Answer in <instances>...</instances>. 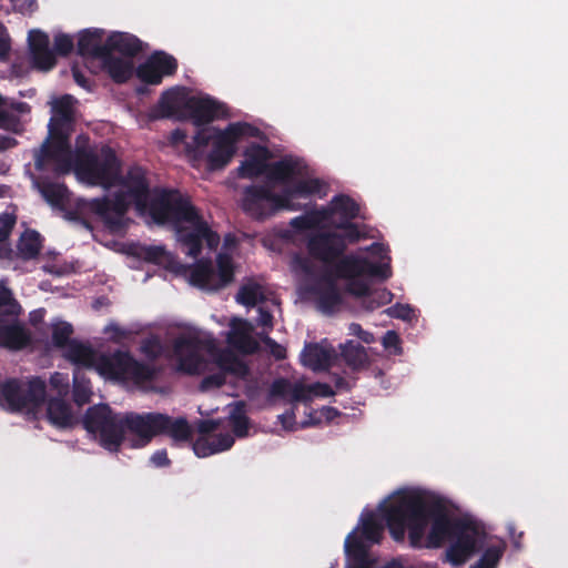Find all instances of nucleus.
Instances as JSON below:
<instances>
[{
	"mask_svg": "<svg viewBox=\"0 0 568 568\" xmlns=\"http://www.w3.org/2000/svg\"><path fill=\"white\" fill-rule=\"evenodd\" d=\"M392 538L403 541L408 529L413 547H419L430 521L428 547L438 548L446 540V560L454 567L463 566L484 546L487 534L478 520L469 517H450L444 498L425 490H403L392 503L379 507Z\"/></svg>",
	"mask_w": 568,
	"mask_h": 568,
	"instance_id": "1",
	"label": "nucleus"
},
{
	"mask_svg": "<svg viewBox=\"0 0 568 568\" xmlns=\"http://www.w3.org/2000/svg\"><path fill=\"white\" fill-rule=\"evenodd\" d=\"M306 248L311 257L326 265H333L335 276L347 280L345 292L369 302L373 311L390 302L392 293L386 288L373 293L363 277H375L386 281L392 276L389 257L387 263H373L368 258L355 254L344 255L346 243L342 242L338 232L323 231L308 236Z\"/></svg>",
	"mask_w": 568,
	"mask_h": 568,
	"instance_id": "2",
	"label": "nucleus"
},
{
	"mask_svg": "<svg viewBox=\"0 0 568 568\" xmlns=\"http://www.w3.org/2000/svg\"><path fill=\"white\" fill-rule=\"evenodd\" d=\"M115 185L121 189L114 192L112 197H95L89 202L90 211L100 216L112 230L122 226V220L131 205L144 213L148 200L154 192L151 189L149 171L138 164L129 166L124 174L119 173Z\"/></svg>",
	"mask_w": 568,
	"mask_h": 568,
	"instance_id": "3",
	"label": "nucleus"
},
{
	"mask_svg": "<svg viewBox=\"0 0 568 568\" xmlns=\"http://www.w3.org/2000/svg\"><path fill=\"white\" fill-rule=\"evenodd\" d=\"M74 98L64 94L52 101L49 134L36 153L34 165L39 171L52 169L59 174L68 173L72 168L70 133L74 121Z\"/></svg>",
	"mask_w": 568,
	"mask_h": 568,
	"instance_id": "4",
	"label": "nucleus"
},
{
	"mask_svg": "<svg viewBox=\"0 0 568 568\" xmlns=\"http://www.w3.org/2000/svg\"><path fill=\"white\" fill-rule=\"evenodd\" d=\"M124 432L138 437L134 447L148 445L155 436L166 435L175 442H187L192 428L185 417L172 418L162 413H126L123 415Z\"/></svg>",
	"mask_w": 568,
	"mask_h": 568,
	"instance_id": "5",
	"label": "nucleus"
},
{
	"mask_svg": "<svg viewBox=\"0 0 568 568\" xmlns=\"http://www.w3.org/2000/svg\"><path fill=\"white\" fill-rule=\"evenodd\" d=\"M160 106L165 115L174 114L176 109L182 106L196 126H203L214 120L229 116L226 105L214 98L210 95H191L182 101L179 92L175 90H169L162 94Z\"/></svg>",
	"mask_w": 568,
	"mask_h": 568,
	"instance_id": "6",
	"label": "nucleus"
},
{
	"mask_svg": "<svg viewBox=\"0 0 568 568\" xmlns=\"http://www.w3.org/2000/svg\"><path fill=\"white\" fill-rule=\"evenodd\" d=\"M83 424L85 429L99 438L100 445L118 452L124 440L123 416L113 413L106 404L89 407Z\"/></svg>",
	"mask_w": 568,
	"mask_h": 568,
	"instance_id": "7",
	"label": "nucleus"
},
{
	"mask_svg": "<svg viewBox=\"0 0 568 568\" xmlns=\"http://www.w3.org/2000/svg\"><path fill=\"white\" fill-rule=\"evenodd\" d=\"M83 424L85 429L99 438L100 445L118 452L124 440L123 416L113 413L106 404L89 407Z\"/></svg>",
	"mask_w": 568,
	"mask_h": 568,
	"instance_id": "8",
	"label": "nucleus"
},
{
	"mask_svg": "<svg viewBox=\"0 0 568 568\" xmlns=\"http://www.w3.org/2000/svg\"><path fill=\"white\" fill-rule=\"evenodd\" d=\"M45 389V383L40 377L27 382L7 378L0 383V405L11 413L36 409L44 403Z\"/></svg>",
	"mask_w": 568,
	"mask_h": 568,
	"instance_id": "9",
	"label": "nucleus"
},
{
	"mask_svg": "<svg viewBox=\"0 0 568 568\" xmlns=\"http://www.w3.org/2000/svg\"><path fill=\"white\" fill-rule=\"evenodd\" d=\"M97 372L109 379L135 383L149 382L154 377V369L150 365L136 361L130 352L121 349L99 355Z\"/></svg>",
	"mask_w": 568,
	"mask_h": 568,
	"instance_id": "10",
	"label": "nucleus"
},
{
	"mask_svg": "<svg viewBox=\"0 0 568 568\" xmlns=\"http://www.w3.org/2000/svg\"><path fill=\"white\" fill-rule=\"evenodd\" d=\"M77 170L91 182L103 186L115 185L120 162L113 149L103 146L100 153L87 149L75 151Z\"/></svg>",
	"mask_w": 568,
	"mask_h": 568,
	"instance_id": "11",
	"label": "nucleus"
},
{
	"mask_svg": "<svg viewBox=\"0 0 568 568\" xmlns=\"http://www.w3.org/2000/svg\"><path fill=\"white\" fill-rule=\"evenodd\" d=\"M241 207L256 221H264L277 212L295 211L297 206L287 196L276 194L267 184H252L243 190Z\"/></svg>",
	"mask_w": 568,
	"mask_h": 568,
	"instance_id": "12",
	"label": "nucleus"
},
{
	"mask_svg": "<svg viewBox=\"0 0 568 568\" xmlns=\"http://www.w3.org/2000/svg\"><path fill=\"white\" fill-rule=\"evenodd\" d=\"M195 206L178 191L154 189L146 211L158 224L172 223L175 227L184 220L195 217Z\"/></svg>",
	"mask_w": 568,
	"mask_h": 568,
	"instance_id": "13",
	"label": "nucleus"
},
{
	"mask_svg": "<svg viewBox=\"0 0 568 568\" xmlns=\"http://www.w3.org/2000/svg\"><path fill=\"white\" fill-rule=\"evenodd\" d=\"M189 225L180 223L176 227V237L181 245L185 248L186 255L196 258L203 247V242L210 250H216L220 244V235L214 232L195 209V217L184 220Z\"/></svg>",
	"mask_w": 568,
	"mask_h": 568,
	"instance_id": "14",
	"label": "nucleus"
},
{
	"mask_svg": "<svg viewBox=\"0 0 568 568\" xmlns=\"http://www.w3.org/2000/svg\"><path fill=\"white\" fill-rule=\"evenodd\" d=\"M248 125L246 123H230L224 130L213 129L215 138L212 150L205 153L206 168L209 171L224 169L236 152V142L245 134Z\"/></svg>",
	"mask_w": 568,
	"mask_h": 568,
	"instance_id": "15",
	"label": "nucleus"
},
{
	"mask_svg": "<svg viewBox=\"0 0 568 568\" xmlns=\"http://www.w3.org/2000/svg\"><path fill=\"white\" fill-rule=\"evenodd\" d=\"M206 343L196 335H180L173 342V354L178 359L179 371L200 374L204 359L201 355Z\"/></svg>",
	"mask_w": 568,
	"mask_h": 568,
	"instance_id": "16",
	"label": "nucleus"
},
{
	"mask_svg": "<svg viewBox=\"0 0 568 568\" xmlns=\"http://www.w3.org/2000/svg\"><path fill=\"white\" fill-rule=\"evenodd\" d=\"M334 271L323 274L310 287V292L316 297L322 312L331 314L342 303L343 296L336 283Z\"/></svg>",
	"mask_w": 568,
	"mask_h": 568,
	"instance_id": "17",
	"label": "nucleus"
},
{
	"mask_svg": "<svg viewBox=\"0 0 568 568\" xmlns=\"http://www.w3.org/2000/svg\"><path fill=\"white\" fill-rule=\"evenodd\" d=\"M30 344V332L18 321V316L0 313V347L9 351H21Z\"/></svg>",
	"mask_w": 568,
	"mask_h": 568,
	"instance_id": "18",
	"label": "nucleus"
},
{
	"mask_svg": "<svg viewBox=\"0 0 568 568\" xmlns=\"http://www.w3.org/2000/svg\"><path fill=\"white\" fill-rule=\"evenodd\" d=\"M28 43L34 68L49 71L55 65V55L50 49L49 36L45 32L31 30L28 36Z\"/></svg>",
	"mask_w": 568,
	"mask_h": 568,
	"instance_id": "19",
	"label": "nucleus"
},
{
	"mask_svg": "<svg viewBox=\"0 0 568 568\" xmlns=\"http://www.w3.org/2000/svg\"><path fill=\"white\" fill-rule=\"evenodd\" d=\"M104 31L101 29H87L79 33L77 52L82 58L101 60L108 55V40L102 43Z\"/></svg>",
	"mask_w": 568,
	"mask_h": 568,
	"instance_id": "20",
	"label": "nucleus"
},
{
	"mask_svg": "<svg viewBox=\"0 0 568 568\" xmlns=\"http://www.w3.org/2000/svg\"><path fill=\"white\" fill-rule=\"evenodd\" d=\"M253 325L246 320H234L231 325V332L227 342L231 346L244 354L257 352L258 344L252 337Z\"/></svg>",
	"mask_w": 568,
	"mask_h": 568,
	"instance_id": "21",
	"label": "nucleus"
},
{
	"mask_svg": "<svg viewBox=\"0 0 568 568\" xmlns=\"http://www.w3.org/2000/svg\"><path fill=\"white\" fill-rule=\"evenodd\" d=\"M303 174L302 162L293 158H284L267 165V179L276 183L291 185L295 176Z\"/></svg>",
	"mask_w": 568,
	"mask_h": 568,
	"instance_id": "22",
	"label": "nucleus"
},
{
	"mask_svg": "<svg viewBox=\"0 0 568 568\" xmlns=\"http://www.w3.org/2000/svg\"><path fill=\"white\" fill-rule=\"evenodd\" d=\"M109 53L116 51L124 57L134 58L143 50V42L128 32H112L108 37Z\"/></svg>",
	"mask_w": 568,
	"mask_h": 568,
	"instance_id": "23",
	"label": "nucleus"
},
{
	"mask_svg": "<svg viewBox=\"0 0 568 568\" xmlns=\"http://www.w3.org/2000/svg\"><path fill=\"white\" fill-rule=\"evenodd\" d=\"M64 357L79 367L83 368H95L98 356L94 349L79 341H71L69 346L65 348Z\"/></svg>",
	"mask_w": 568,
	"mask_h": 568,
	"instance_id": "24",
	"label": "nucleus"
},
{
	"mask_svg": "<svg viewBox=\"0 0 568 568\" xmlns=\"http://www.w3.org/2000/svg\"><path fill=\"white\" fill-rule=\"evenodd\" d=\"M301 361L312 371H326L332 365V354L317 343H308L301 354Z\"/></svg>",
	"mask_w": 568,
	"mask_h": 568,
	"instance_id": "25",
	"label": "nucleus"
},
{
	"mask_svg": "<svg viewBox=\"0 0 568 568\" xmlns=\"http://www.w3.org/2000/svg\"><path fill=\"white\" fill-rule=\"evenodd\" d=\"M103 69L115 83H124L131 79L134 73L132 61L114 57L108 53L101 59Z\"/></svg>",
	"mask_w": 568,
	"mask_h": 568,
	"instance_id": "26",
	"label": "nucleus"
},
{
	"mask_svg": "<svg viewBox=\"0 0 568 568\" xmlns=\"http://www.w3.org/2000/svg\"><path fill=\"white\" fill-rule=\"evenodd\" d=\"M215 134H211V129L201 128L192 138L191 142L185 143V152L193 166H199L204 160L205 150L210 142H213Z\"/></svg>",
	"mask_w": 568,
	"mask_h": 568,
	"instance_id": "27",
	"label": "nucleus"
},
{
	"mask_svg": "<svg viewBox=\"0 0 568 568\" xmlns=\"http://www.w3.org/2000/svg\"><path fill=\"white\" fill-rule=\"evenodd\" d=\"M47 416L49 422L58 428H69L73 425L71 407L63 397H53L49 399Z\"/></svg>",
	"mask_w": 568,
	"mask_h": 568,
	"instance_id": "28",
	"label": "nucleus"
},
{
	"mask_svg": "<svg viewBox=\"0 0 568 568\" xmlns=\"http://www.w3.org/2000/svg\"><path fill=\"white\" fill-rule=\"evenodd\" d=\"M43 199L54 209L64 210L69 203V190L64 184L51 181L37 183Z\"/></svg>",
	"mask_w": 568,
	"mask_h": 568,
	"instance_id": "29",
	"label": "nucleus"
},
{
	"mask_svg": "<svg viewBox=\"0 0 568 568\" xmlns=\"http://www.w3.org/2000/svg\"><path fill=\"white\" fill-rule=\"evenodd\" d=\"M254 154L246 153L247 159L237 168V174L242 179H253L265 173L267 165L265 164L266 149L257 146Z\"/></svg>",
	"mask_w": 568,
	"mask_h": 568,
	"instance_id": "30",
	"label": "nucleus"
},
{
	"mask_svg": "<svg viewBox=\"0 0 568 568\" xmlns=\"http://www.w3.org/2000/svg\"><path fill=\"white\" fill-rule=\"evenodd\" d=\"M325 184L318 179H302L293 181L291 185L283 190V196H287L288 201L296 196H310L321 194Z\"/></svg>",
	"mask_w": 568,
	"mask_h": 568,
	"instance_id": "31",
	"label": "nucleus"
},
{
	"mask_svg": "<svg viewBox=\"0 0 568 568\" xmlns=\"http://www.w3.org/2000/svg\"><path fill=\"white\" fill-rule=\"evenodd\" d=\"M341 356L352 369L364 368L368 364V355L365 347L354 341H347L341 345Z\"/></svg>",
	"mask_w": 568,
	"mask_h": 568,
	"instance_id": "32",
	"label": "nucleus"
},
{
	"mask_svg": "<svg viewBox=\"0 0 568 568\" xmlns=\"http://www.w3.org/2000/svg\"><path fill=\"white\" fill-rule=\"evenodd\" d=\"M215 271L210 260H200L190 272V282L200 288L213 290Z\"/></svg>",
	"mask_w": 568,
	"mask_h": 568,
	"instance_id": "33",
	"label": "nucleus"
},
{
	"mask_svg": "<svg viewBox=\"0 0 568 568\" xmlns=\"http://www.w3.org/2000/svg\"><path fill=\"white\" fill-rule=\"evenodd\" d=\"M331 210L339 216V222H349L359 215V205L348 195L339 194L331 202Z\"/></svg>",
	"mask_w": 568,
	"mask_h": 568,
	"instance_id": "34",
	"label": "nucleus"
},
{
	"mask_svg": "<svg viewBox=\"0 0 568 568\" xmlns=\"http://www.w3.org/2000/svg\"><path fill=\"white\" fill-rule=\"evenodd\" d=\"M41 246L42 237L40 233L34 230H27L19 240L18 251L23 260H32L39 255Z\"/></svg>",
	"mask_w": 568,
	"mask_h": 568,
	"instance_id": "35",
	"label": "nucleus"
},
{
	"mask_svg": "<svg viewBox=\"0 0 568 568\" xmlns=\"http://www.w3.org/2000/svg\"><path fill=\"white\" fill-rule=\"evenodd\" d=\"M235 300L239 304L246 307H254L260 303H263L266 297L264 288L261 284L255 282H248L243 284L236 293Z\"/></svg>",
	"mask_w": 568,
	"mask_h": 568,
	"instance_id": "36",
	"label": "nucleus"
},
{
	"mask_svg": "<svg viewBox=\"0 0 568 568\" xmlns=\"http://www.w3.org/2000/svg\"><path fill=\"white\" fill-rule=\"evenodd\" d=\"M217 271L213 280V290L217 291L227 286L234 280V267L232 258L226 254H219L216 258Z\"/></svg>",
	"mask_w": 568,
	"mask_h": 568,
	"instance_id": "37",
	"label": "nucleus"
},
{
	"mask_svg": "<svg viewBox=\"0 0 568 568\" xmlns=\"http://www.w3.org/2000/svg\"><path fill=\"white\" fill-rule=\"evenodd\" d=\"M91 395L90 381L87 378L84 369L75 367L73 371V402L82 406L90 402Z\"/></svg>",
	"mask_w": 568,
	"mask_h": 568,
	"instance_id": "38",
	"label": "nucleus"
},
{
	"mask_svg": "<svg viewBox=\"0 0 568 568\" xmlns=\"http://www.w3.org/2000/svg\"><path fill=\"white\" fill-rule=\"evenodd\" d=\"M245 407L244 402L236 403L229 417L233 434L240 438L247 436L250 428V419Z\"/></svg>",
	"mask_w": 568,
	"mask_h": 568,
	"instance_id": "39",
	"label": "nucleus"
},
{
	"mask_svg": "<svg viewBox=\"0 0 568 568\" xmlns=\"http://www.w3.org/2000/svg\"><path fill=\"white\" fill-rule=\"evenodd\" d=\"M335 227L341 231L338 232L339 237L343 243H346V246L367 237L365 230L352 221L338 222L335 224Z\"/></svg>",
	"mask_w": 568,
	"mask_h": 568,
	"instance_id": "40",
	"label": "nucleus"
},
{
	"mask_svg": "<svg viewBox=\"0 0 568 568\" xmlns=\"http://www.w3.org/2000/svg\"><path fill=\"white\" fill-rule=\"evenodd\" d=\"M383 526L378 523L374 514H368L365 518H362V536H358L363 541L364 539L371 544H377L381 541L383 536Z\"/></svg>",
	"mask_w": 568,
	"mask_h": 568,
	"instance_id": "41",
	"label": "nucleus"
},
{
	"mask_svg": "<svg viewBox=\"0 0 568 568\" xmlns=\"http://www.w3.org/2000/svg\"><path fill=\"white\" fill-rule=\"evenodd\" d=\"M219 365L225 372V374H232L241 379H245L250 375L248 365L234 355L221 357Z\"/></svg>",
	"mask_w": 568,
	"mask_h": 568,
	"instance_id": "42",
	"label": "nucleus"
},
{
	"mask_svg": "<svg viewBox=\"0 0 568 568\" xmlns=\"http://www.w3.org/2000/svg\"><path fill=\"white\" fill-rule=\"evenodd\" d=\"M149 58L154 61L153 64L162 78L173 75L178 70V60L164 51H155Z\"/></svg>",
	"mask_w": 568,
	"mask_h": 568,
	"instance_id": "43",
	"label": "nucleus"
},
{
	"mask_svg": "<svg viewBox=\"0 0 568 568\" xmlns=\"http://www.w3.org/2000/svg\"><path fill=\"white\" fill-rule=\"evenodd\" d=\"M73 326L68 322H59L52 326V343L57 348H67L70 344Z\"/></svg>",
	"mask_w": 568,
	"mask_h": 568,
	"instance_id": "44",
	"label": "nucleus"
},
{
	"mask_svg": "<svg viewBox=\"0 0 568 568\" xmlns=\"http://www.w3.org/2000/svg\"><path fill=\"white\" fill-rule=\"evenodd\" d=\"M153 60L148 58L145 62L141 63L136 68L135 73L142 82L151 85H156L162 82L163 78L156 70V67L153 64Z\"/></svg>",
	"mask_w": 568,
	"mask_h": 568,
	"instance_id": "45",
	"label": "nucleus"
},
{
	"mask_svg": "<svg viewBox=\"0 0 568 568\" xmlns=\"http://www.w3.org/2000/svg\"><path fill=\"white\" fill-rule=\"evenodd\" d=\"M0 313L9 316H19L21 313V306L14 300L12 292L2 284H0Z\"/></svg>",
	"mask_w": 568,
	"mask_h": 568,
	"instance_id": "46",
	"label": "nucleus"
},
{
	"mask_svg": "<svg viewBox=\"0 0 568 568\" xmlns=\"http://www.w3.org/2000/svg\"><path fill=\"white\" fill-rule=\"evenodd\" d=\"M504 547L501 546H490L488 547L478 559L476 564H474L473 568H496L503 557Z\"/></svg>",
	"mask_w": 568,
	"mask_h": 568,
	"instance_id": "47",
	"label": "nucleus"
},
{
	"mask_svg": "<svg viewBox=\"0 0 568 568\" xmlns=\"http://www.w3.org/2000/svg\"><path fill=\"white\" fill-rule=\"evenodd\" d=\"M20 125L19 116L7 110V100L0 95V129L18 132Z\"/></svg>",
	"mask_w": 568,
	"mask_h": 568,
	"instance_id": "48",
	"label": "nucleus"
},
{
	"mask_svg": "<svg viewBox=\"0 0 568 568\" xmlns=\"http://www.w3.org/2000/svg\"><path fill=\"white\" fill-rule=\"evenodd\" d=\"M291 383L286 378H276L268 390L267 400L273 402L277 398H286L290 394Z\"/></svg>",
	"mask_w": 568,
	"mask_h": 568,
	"instance_id": "49",
	"label": "nucleus"
},
{
	"mask_svg": "<svg viewBox=\"0 0 568 568\" xmlns=\"http://www.w3.org/2000/svg\"><path fill=\"white\" fill-rule=\"evenodd\" d=\"M139 255L146 262L159 264L168 254L163 246L148 245L141 247Z\"/></svg>",
	"mask_w": 568,
	"mask_h": 568,
	"instance_id": "50",
	"label": "nucleus"
},
{
	"mask_svg": "<svg viewBox=\"0 0 568 568\" xmlns=\"http://www.w3.org/2000/svg\"><path fill=\"white\" fill-rule=\"evenodd\" d=\"M74 48L73 39L65 33H59L54 37L53 43V52L54 55L59 54L61 57L69 55Z\"/></svg>",
	"mask_w": 568,
	"mask_h": 568,
	"instance_id": "51",
	"label": "nucleus"
},
{
	"mask_svg": "<svg viewBox=\"0 0 568 568\" xmlns=\"http://www.w3.org/2000/svg\"><path fill=\"white\" fill-rule=\"evenodd\" d=\"M320 222L317 213L300 215L291 220V226L296 231H306L314 229Z\"/></svg>",
	"mask_w": 568,
	"mask_h": 568,
	"instance_id": "52",
	"label": "nucleus"
},
{
	"mask_svg": "<svg viewBox=\"0 0 568 568\" xmlns=\"http://www.w3.org/2000/svg\"><path fill=\"white\" fill-rule=\"evenodd\" d=\"M193 450L197 457L204 458L216 454L211 436H200L193 443Z\"/></svg>",
	"mask_w": 568,
	"mask_h": 568,
	"instance_id": "53",
	"label": "nucleus"
},
{
	"mask_svg": "<svg viewBox=\"0 0 568 568\" xmlns=\"http://www.w3.org/2000/svg\"><path fill=\"white\" fill-rule=\"evenodd\" d=\"M50 386L57 390L59 397H64L69 393V377L67 374L55 372L50 377Z\"/></svg>",
	"mask_w": 568,
	"mask_h": 568,
	"instance_id": "54",
	"label": "nucleus"
},
{
	"mask_svg": "<svg viewBox=\"0 0 568 568\" xmlns=\"http://www.w3.org/2000/svg\"><path fill=\"white\" fill-rule=\"evenodd\" d=\"M288 396L292 402H308L312 399L311 385L291 384Z\"/></svg>",
	"mask_w": 568,
	"mask_h": 568,
	"instance_id": "55",
	"label": "nucleus"
},
{
	"mask_svg": "<svg viewBox=\"0 0 568 568\" xmlns=\"http://www.w3.org/2000/svg\"><path fill=\"white\" fill-rule=\"evenodd\" d=\"M226 382V374L221 368L220 372L205 376L201 382L202 389L219 388Z\"/></svg>",
	"mask_w": 568,
	"mask_h": 568,
	"instance_id": "56",
	"label": "nucleus"
},
{
	"mask_svg": "<svg viewBox=\"0 0 568 568\" xmlns=\"http://www.w3.org/2000/svg\"><path fill=\"white\" fill-rule=\"evenodd\" d=\"M215 452L221 453L230 449L234 445V437L229 433H220L211 436Z\"/></svg>",
	"mask_w": 568,
	"mask_h": 568,
	"instance_id": "57",
	"label": "nucleus"
},
{
	"mask_svg": "<svg viewBox=\"0 0 568 568\" xmlns=\"http://www.w3.org/2000/svg\"><path fill=\"white\" fill-rule=\"evenodd\" d=\"M388 315L394 318L409 321L413 317V308L408 304L397 303L388 308Z\"/></svg>",
	"mask_w": 568,
	"mask_h": 568,
	"instance_id": "58",
	"label": "nucleus"
},
{
	"mask_svg": "<svg viewBox=\"0 0 568 568\" xmlns=\"http://www.w3.org/2000/svg\"><path fill=\"white\" fill-rule=\"evenodd\" d=\"M14 224L16 217L13 215L8 213L0 215V242H4L9 237Z\"/></svg>",
	"mask_w": 568,
	"mask_h": 568,
	"instance_id": "59",
	"label": "nucleus"
},
{
	"mask_svg": "<svg viewBox=\"0 0 568 568\" xmlns=\"http://www.w3.org/2000/svg\"><path fill=\"white\" fill-rule=\"evenodd\" d=\"M382 344L386 349H394L395 354L402 352L400 338L395 331H387L382 338Z\"/></svg>",
	"mask_w": 568,
	"mask_h": 568,
	"instance_id": "60",
	"label": "nucleus"
},
{
	"mask_svg": "<svg viewBox=\"0 0 568 568\" xmlns=\"http://www.w3.org/2000/svg\"><path fill=\"white\" fill-rule=\"evenodd\" d=\"M262 341L270 348L271 354L276 359L281 361V359H284L286 357V349H285V347L280 345L276 341H274L273 338H271L267 335L265 337H263Z\"/></svg>",
	"mask_w": 568,
	"mask_h": 568,
	"instance_id": "61",
	"label": "nucleus"
},
{
	"mask_svg": "<svg viewBox=\"0 0 568 568\" xmlns=\"http://www.w3.org/2000/svg\"><path fill=\"white\" fill-rule=\"evenodd\" d=\"M349 334L358 337L362 342L366 344H372L375 342L374 334L363 329V327L357 323H352L349 325Z\"/></svg>",
	"mask_w": 568,
	"mask_h": 568,
	"instance_id": "62",
	"label": "nucleus"
},
{
	"mask_svg": "<svg viewBox=\"0 0 568 568\" xmlns=\"http://www.w3.org/2000/svg\"><path fill=\"white\" fill-rule=\"evenodd\" d=\"M220 426V423L214 419H203L197 424V432L201 436H207L214 433Z\"/></svg>",
	"mask_w": 568,
	"mask_h": 568,
	"instance_id": "63",
	"label": "nucleus"
},
{
	"mask_svg": "<svg viewBox=\"0 0 568 568\" xmlns=\"http://www.w3.org/2000/svg\"><path fill=\"white\" fill-rule=\"evenodd\" d=\"M257 312H258V316L256 318L257 325L262 326V327H266L267 329H272L273 328L272 313L262 306H260L257 308Z\"/></svg>",
	"mask_w": 568,
	"mask_h": 568,
	"instance_id": "64",
	"label": "nucleus"
}]
</instances>
